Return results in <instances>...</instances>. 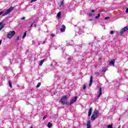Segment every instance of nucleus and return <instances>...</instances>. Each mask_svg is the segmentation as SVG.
<instances>
[{"mask_svg": "<svg viewBox=\"0 0 128 128\" xmlns=\"http://www.w3.org/2000/svg\"><path fill=\"white\" fill-rule=\"evenodd\" d=\"M14 7H10V8H9L5 12H0V16H8V14H10V12H12V10H14Z\"/></svg>", "mask_w": 128, "mask_h": 128, "instance_id": "f257e3e1", "label": "nucleus"}, {"mask_svg": "<svg viewBox=\"0 0 128 128\" xmlns=\"http://www.w3.org/2000/svg\"><path fill=\"white\" fill-rule=\"evenodd\" d=\"M98 110H95L93 114H92L91 116V120H95L96 118H98Z\"/></svg>", "mask_w": 128, "mask_h": 128, "instance_id": "f03ea898", "label": "nucleus"}, {"mask_svg": "<svg viewBox=\"0 0 128 128\" xmlns=\"http://www.w3.org/2000/svg\"><path fill=\"white\" fill-rule=\"evenodd\" d=\"M66 98H68L67 96H64L62 98H61L60 100V102H61L62 104H68V101L66 100Z\"/></svg>", "mask_w": 128, "mask_h": 128, "instance_id": "7ed1b4c3", "label": "nucleus"}, {"mask_svg": "<svg viewBox=\"0 0 128 128\" xmlns=\"http://www.w3.org/2000/svg\"><path fill=\"white\" fill-rule=\"evenodd\" d=\"M74 58H72V56H69L67 58L66 64H74Z\"/></svg>", "mask_w": 128, "mask_h": 128, "instance_id": "20e7f679", "label": "nucleus"}, {"mask_svg": "<svg viewBox=\"0 0 128 128\" xmlns=\"http://www.w3.org/2000/svg\"><path fill=\"white\" fill-rule=\"evenodd\" d=\"M15 34H16V32L10 31L8 32V34H7V38H12V36H14Z\"/></svg>", "mask_w": 128, "mask_h": 128, "instance_id": "39448f33", "label": "nucleus"}, {"mask_svg": "<svg viewBox=\"0 0 128 128\" xmlns=\"http://www.w3.org/2000/svg\"><path fill=\"white\" fill-rule=\"evenodd\" d=\"M128 26H125L124 28H123L122 30L120 32V36H122L124 34V32H128Z\"/></svg>", "mask_w": 128, "mask_h": 128, "instance_id": "423d86ee", "label": "nucleus"}, {"mask_svg": "<svg viewBox=\"0 0 128 128\" xmlns=\"http://www.w3.org/2000/svg\"><path fill=\"white\" fill-rule=\"evenodd\" d=\"M76 100H78V97L77 96L74 97V98L71 100L70 104V105L72 106V104H74V102H76Z\"/></svg>", "mask_w": 128, "mask_h": 128, "instance_id": "0eeeda50", "label": "nucleus"}, {"mask_svg": "<svg viewBox=\"0 0 128 128\" xmlns=\"http://www.w3.org/2000/svg\"><path fill=\"white\" fill-rule=\"evenodd\" d=\"M102 87H100L99 88V94L98 96V98H100V96L102 94Z\"/></svg>", "mask_w": 128, "mask_h": 128, "instance_id": "6e6552de", "label": "nucleus"}, {"mask_svg": "<svg viewBox=\"0 0 128 128\" xmlns=\"http://www.w3.org/2000/svg\"><path fill=\"white\" fill-rule=\"evenodd\" d=\"M92 108L90 107L88 113V116H92Z\"/></svg>", "mask_w": 128, "mask_h": 128, "instance_id": "1a4fd4ad", "label": "nucleus"}, {"mask_svg": "<svg viewBox=\"0 0 128 128\" xmlns=\"http://www.w3.org/2000/svg\"><path fill=\"white\" fill-rule=\"evenodd\" d=\"M5 24L2 22H0V30H2L4 28Z\"/></svg>", "mask_w": 128, "mask_h": 128, "instance_id": "9d476101", "label": "nucleus"}, {"mask_svg": "<svg viewBox=\"0 0 128 128\" xmlns=\"http://www.w3.org/2000/svg\"><path fill=\"white\" fill-rule=\"evenodd\" d=\"M114 62H116V60H112L110 62V66H114Z\"/></svg>", "mask_w": 128, "mask_h": 128, "instance_id": "9b49d317", "label": "nucleus"}, {"mask_svg": "<svg viewBox=\"0 0 128 128\" xmlns=\"http://www.w3.org/2000/svg\"><path fill=\"white\" fill-rule=\"evenodd\" d=\"M60 32H64L66 30V26L64 24L62 25V28L60 30Z\"/></svg>", "mask_w": 128, "mask_h": 128, "instance_id": "f8f14e48", "label": "nucleus"}, {"mask_svg": "<svg viewBox=\"0 0 128 128\" xmlns=\"http://www.w3.org/2000/svg\"><path fill=\"white\" fill-rule=\"evenodd\" d=\"M92 76H90L89 86H92Z\"/></svg>", "mask_w": 128, "mask_h": 128, "instance_id": "ddd939ff", "label": "nucleus"}, {"mask_svg": "<svg viewBox=\"0 0 128 128\" xmlns=\"http://www.w3.org/2000/svg\"><path fill=\"white\" fill-rule=\"evenodd\" d=\"M46 61V59H44L42 60L39 64V66H42V64H44V62Z\"/></svg>", "mask_w": 128, "mask_h": 128, "instance_id": "4468645a", "label": "nucleus"}, {"mask_svg": "<svg viewBox=\"0 0 128 128\" xmlns=\"http://www.w3.org/2000/svg\"><path fill=\"white\" fill-rule=\"evenodd\" d=\"M91 125H90V122L88 121L87 122V128H90Z\"/></svg>", "mask_w": 128, "mask_h": 128, "instance_id": "2eb2a0df", "label": "nucleus"}, {"mask_svg": "<svg viewBox=\"0 0 128 128\" xmlns=\"http://www.w3.org/2000/svg\"><path fill=\"white\" fill-rule=\"evenodd\" d=\"M36 22H38V20H36H36L33 22L32 24L30 26V28H32V26H34Z\"/></svg>", "mask_w": 128, "mask_h": 128, "instance_id": "dca6fc26", "label": "nucleus"}, {"mask_svg": "<svg viewBox=\"0 0 128 128\" xmlns=\"http://www.w3.org/2000/svg\"><path fill=\"white\" fill-rule=\"evenodd\" d=\"M8 84H9V86H10V88H12V81H10V80L8 81Z\"/></svg>", "mask_w": 128, "mask_h": 128, "instance_id": "f3484780", "label": "nucleus"}, {"mask_svg": "<svg viewBox=\"0 0 128 128\" xmlns=\"http://www.w3.org/2000/svg\"><path fill=\"white\" fill-rule=\"evenodd\" d=\"M48 128H52V124H50V122H49L48 123Z\"/></svg>", "mask_w": 128, "mask_h": 128, "instance_id": "a211bd4d", "label": "nucleus"}, {"mask_svg": "<svg viewBox=\"0 0 128 128\" xmlns=\"http://www.w3.org/2000/svg\"><path fill=\"white\" fill-rule=\"evenodd\" d=\"M26 32H24V34L22 37V38H26Z\"/></svg>", "mask_w": 128, "mask_h": 128, "instance_id": "6ab92c4d", "label": "nucleus"}, {"mask_svg": "<svg viewBox=\"0 0 128 128\" xmlns=\"http://www.w3.org/2000/svg\"><path fill=\"white\" fill-rule=\"evenodd\" d=\"M102 72H106V68H104V67L102 68Z\"/></svg>", "mask_w": 128, "mask_h": 128, "instance_id": "aec40b11", "label": "nucleus"}, {"mask_svg": "<svg viewBox=\"0 0 128 128\" xmlns=\"http://www.w3.org/2000/svg\"><path fill=\"white\" fill-rule=\"evenodd\" d=\"M60 16H62V14H60V12H58L57 14L58 18H60Z\"/></svg>", "mask_w": 128, "mask_h": 128, "instance_id": "412c9836", "label": "nucleus"}, {"mask_svg": "<svg viewBox=\"0 0 128 128\" xmlns=\"http://www.w3.org/2000/svg\"><path fill=\"white\" fill-rule=\"evenodd\" d=\"M100 18V14H98L97 16H95V18Z\"/></svg>", "mask_w": 128, "mask_h": 128, "instance_id": "4be33fe9", "label": "nucleus"}, {"mask_svg": "<svg viewBox=\"0 0 128 128\" xmlns=\"http://www.w3.org/2000/svg\"><path fill=\"white\" fill-rule=\"evenodd\" d=\"M40 84H42V83L40 82L38 83V84L36 86V88H40Z\"/></svg>", "mask_w": 128, "mask_h": 128, "instance_id": "5701e85b", "label": "nucleus"}, {"mask_svg": "<svg viewBox=\"0 0 128 128\" xmlns=\"http://www.w3.org/2000/svg\"><path fill=\"white\" fill-rule=\"evenodd\" d=\"M64 6V1L61 2L59 6L60 8V6Z\"/></svg>", "mask_w": 128, "mask_h": 128, "instance_id": "b1692460", "label": "nucleus"}, {"mask_svg": "<svg viewBox=\"0 0 128 128\" xmlns=\"http://www.w3.org/2000/svg\"><path fill=\"white\" fill-rule=\"evenodd\" d=\"M107 128H112V125H111V124H109V125L107 126Z\"/></svg>", "mask_w": 128, "mask_h": 128, "instance_id": "393cba45", "label": "nucleus"}, {"mask_svg": "<svg viewBox=\"0 0 128 128\" xmlns=\"http://www.w3.org/2000/svg\"><path fill=\"white\" fill-rule=\"evenodd\" d=\"M88 15L89 16H92V13L89 12L88 14Z\"/></svg>", "mask_w": 128, "mask_h": 128, "instance_id": "a878e982", "label": "nucleus"}, {"mask_svg": "<svg viewBox=\"0 0 128 128\" xmlns=\"http://www.w3.org/2000/svg\"><path fill=\"white\" fill-rule=\"evenodd\" d=\"M86 84H84L83 86V90H86Z\"/></svg>", "mask_w": 128, "mask_h": 128, "instance_id": "bb28decb", "label": "nucleus"}, {"mask_svg": "<svg viewBox=\"0 0 128 128\" xmlns=\"http://www.w3.org/2000/svg\"><path fill=\"white\" fill-rule=\"evenodd\" d=\"M20 40V36H18L16 38V42H18V40Z\"/></svg>", "mask_w": 128, "mask_h": 128, "instance_id": "cd10ccee", "label": "nucleus"}, {"mask_svg": "<svg viewBox=\"0 0 128 128\" xmlns=\"http://www.w3.org/2000/svg\"><path fill=\"white\" fill-rule=\"evenodd\" d=\"M72 44H70V42L66 44V46H72Z\"/></svg>", "mask_w": 128, "mask_h": 128, "instance_id": "c85d7f7f", "label": "nucleus"}, {"mask_svg": "<svg viewBox=\"0 0 128 128\" xmlns=\"http://www.w3.org/2000/svg\"><path fill=\"white\" fill-rule=\"evenodd\" d=\"M95 74H96V76H98V75L100 74V72H96L95 73Z\"/></svg>", "mask_w": 128, "mask_h": 128, "instance_id": "c756f323", "label": "nucleus"}, {"mask_svg": "<svg viewBox=\"0 0 128 128\" xmlns=\"http://www.w3.org/2000/svg\"><path fill=\"white\" fill-rule=\"evenodd\" d=\"M114 32L113 30L110 31V34H114Z\"/></svg>", "mask_w": 128, "mask_h": 128, "instance_id": "7c9ffc66", "label": "nucleus"}, {"mask_svg": "<svg viewBox=\"0 0 128 128\" xmlns=\"http://www.w3.org/2000/svg\"><path fill=\"white\" fill-rule=\"evenodd\" d=\"M51 36H52V38H54V34H51Z\"/></svg>", "mask_w": 128, "mask_h": 128, "instance_id": "2f4dec72", "label": "nucleus"}, {"mask_svg": "<svg viewBox=\"0 0 128 128\" xmlns=\"http://www.w3.org/2000/svg\"><path fill=\"white\" fill-rule=\"evenodd\" d=\"M46 118V116H44L42 118L43 120H44V119Z\"/></svg>", "mask_w": 128, "mask_h": 128, "instance_id": "473e14b6", "label": "nucleus"}, {"mask_svg": "<svg viewBox=\"0 0 128 128\" xmlns=\"http://www.w3.org/2000/svg\"><path fill=\"white\" fill-rule=\"evenodd\" d=\"M110 18V17H106L104 20H108Z\"/></svg>", "mask_w": 128, "mask_h": 128, "instance_id": "72a5a7b5", "label": "nucleus"}, {"mask_svg": "<svg viewBox=\"0 0 128 128\" xmlns=\"http://www.w3.org/2000/svg\"><path fill=\"white\" fill-rule=\"evenodd\" d=\"M21 20H26V18L22 17V18H21Z\"/></svg>", "mask_w": 128, "mask_h": 128, "instance_id": "f704fd0d", "label": "nucleus"}, {"mask_svg": "<svg viewBox=\"0 0 128 128\" xmlns=\"http://www.w3.org/2000/svg\"><path fill=\"white\" fill-rule=\"evenodd\" d=\"M36 0H32V2H36Z\"/></svg>", "mask_w": 128, "mask_h": 128, "instance_id": "c9c22d12", "label": "nucleus"}, {"mask_svg": "<svg viewBox=\"0 0 128 128\" xmlns=\"http://www.w3.org/2000/svg\"><path fill=\"white\" fill-rule=\"evenodd\" d=\"M126 14H128V8H127L126 9Z\"/></svg>", "mask_w": 128, "mask_h": 128, "instance_id": "e433bc0d", "label": "nucleus"}, {"mask_svg": "<svg viewBox=\"0 0 128 128\" xmlns=\"http://www.w3.org/2000/svg\"><path fill=\"white\" fill-rule=\"evenodd\" d=\"M41 44H46V41H44L43 42H41Z\"/></svg>", "mask_w": 128, "mask_h": 128, "instance_id": "4c0bfd02", "label": "nucleus"}, {"mask_svg": "<svg viewBox=\"0 0 128 128\" xmlns=\"http://www.w3.org/2000/svg\"><path fill=\"white\" fill-rule=\"evenodd\" d=\"M33 26H34V28H36V24H34Z\"/></svg>", "mask_w": 128, "mask_h": 128, "instance_id": "58836bf2", "label": "nucleus"}, {"mask_svg": "<svg viewBox=\"0 0 128 128\" xmlns=\"http://www.w3.org/2000/svg\"><path fill=\"white\" fill-rule=\"evenodd\" d=\"M38 46H40V42H38Z\"/></svg>", "mask_w": 128, "mask_h": 128, "instance_id": "ea45409f", "label": "nucleus"}, {"mask_svg": "<svg viewBox=\"0 0 128 128\" xmlns=\"http://www.w3.org/2000/svg\"><path fill=\"white\" fill-rule=\"evenodd\" d=\"M88 20H89V22H92L93 20L92 19H90Z\"/></svg>", "mask_w": 128, "mask_h": 128, "instance_id": "a19ab883", "label": "nucleus"}, {"mask_svg": "<svg viewBox=\"0 0 128 128\" xmlns=\"http://www.w3.org/2000/svg\"><path fill=\"white\" fill-rule=\"evenodd\" d=\"M91 12H94V10H92Z\"/></svg>", "mask_w": 128, "mask_h": 128, "instance_id": "79ce46f5", "label": "nucleus"}, {"mask_svg": "<svg viewBox=\"0 0 128 128\" xmlns=\"http://www.w3.org/2000/svg\"><path fill=\"white\" fill-rule=\"evenodd\" d=\"M2 40H0V44H2Z\"/></svg>", "mask_w": 128, "mask_h": 128, "instance_id": "37998d69", "label": "nucleus"}, {"mask_svg": "<svg viewBox=\"0 0 128 128\" xmlns=\"http://www.w3.org/2000/svg\"><path fill=\"white\" fill-rule=\"evenodd\" d=\"M94 38L95 40H96V37L94 36Z\"/></svg>", "mask_w": 128, "mask_h": 128, "instance_id": "c03bdc74", "label": "nucleus"}, {"mask_svg": "<svg viewBox=\"0 0 128 128\" xmlns=\"http://www.w3.org/2000/svg\"><path fill=\"white\" fill-rule=\"evenodd\" d=\"M30 128H34V127H32V126H31Z\"/></svg>", "mask_w": 128, "mask_h": 128, "instance_id": "a18cd8bd", "label": "nucleus"}, {"mask_svg": "<svg viewBox=\"0 0 128 128\" xmlns=\"http://www.w3.org/2000/svg\"><path fill=\"white\" fill-rule=\"evenodd\" d=\"M127 100H128V98H127Z\"/></svg>", "mask_w": 128, "mask_h": 128, "instance_id": "49530a36", "label": "nucleus"}, {"mask_svg": "<svg viewBox=\"0 0 128 128\" xmlns=\"http://www.w3.org/2000/svg\"><path fill=\"white\" fill-rule=\"evenodd\" d=\"M118 128H120V127H118Z\"/></svg>", "mask_w": 128, "mask_h": 128, "instance_id": "de8ad7c7", "label": "nucleus"}, {"mask_svg": "<svg viewBox=\"0 0 128 128\" xmlns=\"http://www.w3.org/2000/svg\"><path fill=\"white\" fill-rule=\"evenodd\" d=\"M118 128H120V127H118Z\"/></svg>", "mask_w": 128, "mask_h": 128, "instance_id": "09e8293b", "label": "nucleus"}]
</instances>
